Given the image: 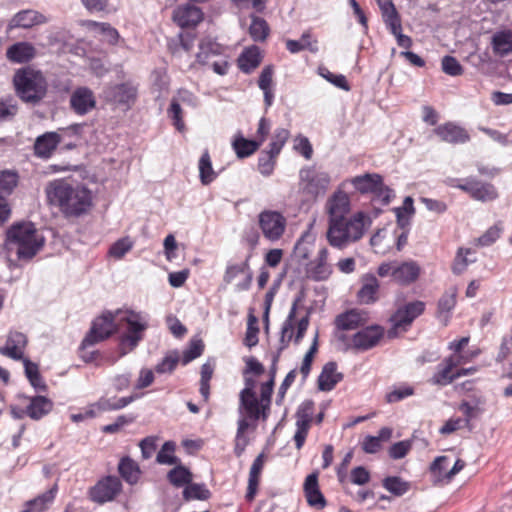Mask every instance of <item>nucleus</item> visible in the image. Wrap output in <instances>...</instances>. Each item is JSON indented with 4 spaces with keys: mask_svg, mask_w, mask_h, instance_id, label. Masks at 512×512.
<instances>
[{
    "mask_svg": "<svg viewBox=\"0 0 512 512\" xmlns=\"http://www.w3.org/2000/svg\"><path fill=\"white\" fill-rule=\"evenodd\" d=\"M49 203L59 209L65 218H78L86 214L93 204L92 192L81 184L73 185L57 179L46 187Z\"/></svg>",
    "mask_w": 512,
    "mask_h": 512,
    "instance_id": "nucleus-1",
    "label": "nucleus"
},
{
    "mask_svg": "<svg viewBox=\"0 0 512 512\" xmlns=\"http://www.w3.org/2000/svg\"><path fill=\"white\" fill-rule=\"evenodd\" d=\"M469 342L470 337L464 336L448 344V350L451 351V354L443 358L437 365L435 372L428 380L430 384L445 387L458 379L456 376L457 367L472 362L481 353L479 348L466 350Z\"/></svg>",
    "mask_w": 512,
    "mask_h": 512,
    "instance_id": "nucleus-2",
    "label": "nucleus"
},
{
    "mask_svg": "<svg viewBox=\"0 0 512 512\" xmlns=\"http://www.w3.org/2000/svg\"><path fill=\"white\" fill-rule=\"evenodd\" d=\"M44 245V238L32 222H17L6 232L5 247L14 252L19 260L32 259Z\"/></svg>",
    "mask_w": 512,
    "mask_h": 512,
    "instance_id": "nucleus-3",
    "label": "nucleus"
},
{
    "mask_svg": "<svg viewBox=\"0 0 512 512\" xmlns=\"http://www.w3.org/2000/svg\"><path fill=\"white\" fill-rule=\"evenodd\" d=\"M371 224L372 217L358 211L350 218L343 217L338 221L329 222L327 240L331 246L342 249L349 243L360 240Z\"/></svg>",
    "mask_w": 512,
    "mask_h": 512,
    "instance_id": "nucleus-4",
    "label": "nucleus"
},
{
    "mask_svg": "<svg viewBox=\"0 0 512 512\" xmlns=\"http://www.w3.org/2000/svg\"><path fill=\"white\" fill-rule=\"evenodd\" d=\"M12 82L18 98L32 106L39 105L48 92V83L45 76L40 70L31 66L17 69Z\"/></svg>",
    "mask_w": 512,
    "mask_h": 512,
    "instance_id": "nucleus-5",
    "label": "nucleus"
},
{
    "mask_svg": "<svg viewBox=\"0 0 512 512\" xmlns=\"http://www.w3.org/2000/svg\"><path fill=\"white\" fill-rule=\"evenodd\" d=\"M27 342L28 340L25 334L18 331H12L7 336L5 346L0 347V354L13 360H22L25 376L30 385L36 391L46 392L48 390V386L39 371L38 364L32 362L29 358L24 357L23 350L25 349Z\"/></svg>",
    "mask_w": 512,
    "mask_h": 512,
    "instance_id": "nucleus-6",
    "label": "nucleus"
},
{
    "mask_svg": "<svg viewBox=\"0 0 512 512\" xmlns=\"http://www.w3.org/2000/svg\"><path fill=\"white\" fill-rule=\"evenodd\" d=\"M118 324L119 326L121 324L126 325V332L119 337L120 356H125L142 341L148 323L142 319L140 313L130 310L125 316L119 318Z\"/></svg>",
    "mask_w": 512,
    "mask_h": 512,
    "instance_id": "nucleus-7",
    "label": "nucleus"
},
{
    "mask_svg": "<svg viewBox=\"0 0 512 512\" xmlns=\"http://www.w3.org/2000/svg\"><path fill=\"white\" fill-rule=\"evenodd\" d=\"M447 184L452 188L460 189L473 200L480 202L494 201L499 196L496 187L492 183L483 182L475 177H467L465 179L450 178Z\"/></svg>",
    "mask_w": 512,
    "mask_h": 512,
    "instance_id": "nucleus-8",
    "label": "nucleus"
},
{
    "mask_svg": "<svg viewBox=\"0 0 512 512\" xmlns=\"http://www.w3.org/2000/svg\"><path fill=\"white\" fill-rule=\"evenodd\" d=\"M425 307L423 301L416 300L397 308L389 318L391 328L388 330V336L392 338L399 332L408 331L414 320L424 313Z\"/></svg>",
    "mask_w": 512,
    "mask_h": 512,
    "instance_id": "nucleus-9",
    "label": "nucleus"
},
{
    "mask_svg": "<svg viewBox=\"0 0 512 512\" xmlns=\"http://www.w3.org/2000/svg\"><path fill=\"white\" fill-rule=\"evenodd\" d=\"M119 330V324L115 322V315L111 311H106L92 321L90 330L81 342V349L84 350L88 346L102 342Z\"/></svg>",
    "mask_w": 512,
    "mask_h": 512,
    "instance_id": "nucleus-10",
    "label": "nucleus"
},
{
    "mask_svg": "<svg viewBox=\"0 0 512 512\" xmlns=\"http://www.w3.org/2000/svg\"><path fill=\"white\" fill-rule=\"evenodd\" d=\"M101 97L124 111L132 108L138 97V87L130 81L110 84L103 88Z\"/></svg>",
    "mask_w": 512,
    "mask_h": 512,
    "instance_id": "nucleus-11",
    "label": "nucleus"
},
{
    "mask_svg": "<svg viewBox=\"0 0 512 512\" xmlns=\"http://www.w3.org/2000/svg\"><path fill=\"white\" fill-rule=\"evenodd\" d=\"M296 432L294 441L297 449H301L305 443L312 422L315 420L320 424L324 419V412L315 415V404L312 400H305L297 409L296 414Z\"/></svg>",
    "mask_w": 512,
    "mask_h": 512,
    "instance_id": "nucleus-12",
    "label": "nucleus"
},
{
    "mask_svg": "<svg viewBox=\"0 0 512 512\" xmlns=\"http://www.w3.org/2000/svg\"><path fill=\"white\" fill-rule=\"evenodd\" d=\"M449 458L447 456H437L429 466L432 483L435 486L450 483L454 477L464 469L466 463L462 459H457L451 469L448 470Z\"/></svg>",
    "mask_w": 512,
    "mask_h": 512,
    "instance_id": "nucleus-13",
    "label": "nucleus"
},
{
    "mask_svg": "<svg viewBox=\"0 0 512 512\" xmlns=\"http://www.w3.org/2000/svg\"><path fill=\"white\" fill-rule=\"evenodd\" d=\"M258 225L263 236L267 240L275 242L285 232L286 218L278 211L263 210L258 215Z\"/></svg>",
    "mask_w": 512,
    "mask_h": 512,
    "instance_id": "nucleus-14",
    "label": "nucleus"
},
{
    "mask_svg": "<svg viewBox=\"0 0 512 512\" xmlns=\"http://www.w3.org/2000/svg\"><path fill=\"white\" fill-rule=\"evenodd\" d=\"M383 336L384 329L381 326L371 325L352 335L346 343V348L356 352L367 351L377 346Z\"/></svg>",
    "mask_w": 512,
    "mask_h": 512,
    "instance_id": "nucleus-15",
    "label": "nucleus"
},
{
    "mask_svg": "<svg viewBox=\"0 0 512 512\" xmlns=\"http://www.w3.org/2000/svg\"><path fill=\"white\" fill-rule=\"evenodd\" d=\"M122 491V483L117 476H106L89 490V498L93 502L104 504L112 501Z\"/></svg>",
    "mask_w": 512,
    "mask_h": 512,
    "instance_id": "nucleus-16",
    "label": "nucleus"
},
{
    "mask_svg": "<svg viewBox=\"0 0 512 512\" xmlns=\"http://www.w3.org/2000/svg\"><path fill=\"white\" fill-rule=\"evenodd\" d=\"M300 180L303 191L312 198L325 193L330 183V177L327 173L318 172L314 168L302 169L300 171Z\"/></svg>",
    "mask_w": 512,
    "mask_h": 512,
    "instance_id": "nucleus-17",
    "label": "nucleus"
},
{
    "mask_svg": "<svg viewBox=\"0 0 512 512\" xmlns=\"http://www.w3.org/2000/svg\"><path fill=\"white\" fill-rule=\"evenodd\" d=\"M329 251L326 247L319 249L314 260L305 263L306 276L314 281L327 280L332 274V266L328 263Z\"/></svg>",
    "mask_w": 512,
    "mask_h": 512,
    "instance_id": "nucleus-18",
    "label": "nucleus"
},
{
    "mask_svg": "<svg viewBox=\"0 0 512 512\" xmlns=\"http://www.w3.org/2000/svg\"><path fill=\"white\" fill-rule=\"evenodd\" d=\"M433 133L442 142L452 145L465 144L470 141L468 131L464 127L451 121L438 125L434 128Z\"/></svg>",
    "mask_w": 512,
    "mask_h": 512,
    "instance_id": "nucleus-19",
    "label": "nucleus"
},
{
    "mask_svg": "<svg viewBox=\"0 0 512 512\" xmlns=\"http://www.w3.org/2000/svg\"><path fill=\"white\" fill-rule=\"evenodd\" d=\"M351 203L349 195L342 191H335L326 202V211L329 217V222H335L350 212Z\"/></svg>",
    "mask_w": 512,
    "mask_h": 512,
    "instance_id": "nucleus-20",
    "label": "nucleus"
},
{
    "mask_svg": "<svg viewBox=\"0 0 512 512\" xmlns=\"http://www.w3.org/2000/svg\"><path fill=\"white\" fill-rule=\"evenodd\" d=\"M360 288L356 294L359 304L370 305L379 300L380 282L373 274H364L360 278Z\"/></svg>",
    "mask_w": 512,
    "mask_h": 512,
    "instance_id": "nucleus-21",
    "label": "nucleus"
},
{
    "mask_svg": "<svg viewBox=\"0 0 512 512\" xmlns=\"http://www.w3.org/2000/svg\"><path fill=\"white\" fill-rule=\"evenodd\" d=\"M70 107L78 115H86L96 107V98L88 87L76 88L70 96Z\"/></svg>",
    "mask_w": 512,
    "mask_h": 512,
    "instance_id": "nucleus-22",
    "label": "nucleus"
},
{
    "mask_svg": "<svg viewBox=\"0 0 512 512\" xmlns=\"http://www.w3.org/2000/svg\"><path fill=\"white\" fill-rule=\"evenodd\" d=\"M369 320L367 311L353 308L336 316L334 324L338 330H354L364 326Z\"/></svg>",
    "mask_w": 512,
    "mask_h": 512,
    "instance_id": "nucleus-23",
    "label": "nucleus"
},
{
    "mask_svg": "<svg viewBox=\"0 0 512 512\" xmlns=\"http://www.w3.org/2000/svg\"><path fill=\"white\" fill-rule=\"evenodd\" d=\"M61 140V135L55 131L39 135L33 145L34 155L41 159H49L61 143Z\"/></svg>",
    "mask_w": 512,
    "mask_h": 512,
    "instance_id": "nucleus-24",
    "label": "nucleus"
},
{
    "mask_svg": "<svg viewBox=\"0 0 512 512\" xmlns=\"http://www.w3.org/2000/svg\"><path fill=\"white\" fill-rule=\"evenodd\" d=\"M202 19V10L193 4L180 6L173 12V20L181 28L195 27Z\"/></svg>",
    "mask_w": 512,
    "mask_h": 512,
    "instance_id": "nucleus-25",
    "label": "nucleus"
},
{
    "mask_svg": "<svg viewBox=\"0 0 512 512\" xmlns=\"http://www.w3.org/2000/svg\"><path fill=\"white\" fill-rule=\"evenodd\" d=\"M304 493L309 506L316 510H322L327 505L326 499L320 491L318 476L313 473L306 477L304 482Z\"/></svg>",
    "mask_w": 512,
    "mask_h": 512,
    "instance_id": "nucleus-26",
    "label": "nucleus"
},
{
    "mask_svg": "<svg viewBox=\"0 0 512 512\" xmlns=\"http://www.w3.org/2000/svg\"><path fill=\"white\" fill-rule=\"evenodd\" d=\"M46 17L38 11L25 9L17 12L8 23V30L15 28L28 29L46 22Z\"/></svg>",
    "mask_w": 512,
    "mask_h": 512,
    "instance_id": "nucleus-27",
    "label": "nucleus"
},
{
    "mask_svg": "<svg viewBox=\"0 0 512 512\" xmlns=\"http://www.w3.org/2000/svg\"><path fill=\"white\" fill-rule=\"evenodd\" d=\"M421 274L420 265L413 260L405 261L396 266L392 271L394 281L401 285L414 283Z\"/></svg>",
    "mask_w": 512,
    "mask_h": 512,
    "instance_id": "nucleus-28",
    "label": "nucleus"
},
{
    "mask_svg": "<svg viewBox=\"0 0 512 512\" xmlns=\"http://www.w3.org/2000/svg\"><path fill=\"white\" fill-rule=\"evenodd\" d=\"M20 397L29 400V404L26 407V412H28V416L32 420L37 421L42 419L44 416L49 414L54 407L53 401L46 396L37 395L29 397L26 395H21Z\"/></svg>",
    "mask_w": 512,
    "mask_h": 512,
    "instance_id": "nucleus-29",
    "label": "nucleus"
},
{
    "mask_svg": "<svg viewBox=\"0 0 512 512\" xmlns=\"http://www.w3.org/2000/svg\"><path fill=\"white\" fill-rule=\"evenodd\" d=\"M36 56V49L26 41L16 42L12 44L6 51L7 59L12 63L23 64L28 63Z\"/></svg>",
    "mask_w": 512,
    "mask_h": 512,
    "instance_id": "nucleus-30",
    "label": "nucleus"
},
{
    "mask_svg": "<svg viewBox=\"0 0 512 512\" xmlns=\"http://www.w3.org/2000/svg\"><path fill=\"white\" fill-rule=\"evenodd\" d=\"M261 61L262 55L260 48L256 45H252L242 51L237 59V64L243 73L250 74L260 65Z\"/></svg>",
    "mask_w": 512,
    "mask_h": 512,
    "instance_id": "nucleus-31",
    "label": "nucleus"
},
{
    "mask_svg": "<svg viewBox=\"0 0 512 512\" xmlns=\"http://www.w3.org/2000/svg\"><path fill=\"white\" fill-rule=\"evenodd\" d=\"M342 379L343 375L337 371V364L328 362L318 377V388L321 391H331Z\"/></svg>",
    "mask_w": 512,
    "mask_h": 512,
    "instance_id": "nucleus-32",
    "label": "nucleus"
},
{
    "mask_svg": "<svg viewBox=\"0 0 512 512\" xmlns=\"http://www.w3.org/2000/svg\"><path fill=\"white\" fill-rule=\"evenodd\" d=\"M315 236L310 232H305L297 241L293 249V258L300 263H306L315 248Z\"/></svg>",
    "mask_w": 512,
    "mask_h": 512,
    "instance_id": "nucleus-33",
    "label": "nucleus"
},
{
    "mask_svg": "<svg viewBox=\"0 0 512 512\" xmlns=\"http://www.w3.org/2000/svg\"><path fill=\"white\" fill-rule=\"evenodd\" d=\"M493 53L504 57L512 53V31L509 29L497 31L491 39Z\"/></svg>",
    "mask_w": 512,
    "mask_h": 512,
    "instance_id": "nucleus-34",
    "label": "nucleus"
},
{
    "mask_svg": "<svg viewBox=\"0 0 512 512\" xmlns=\"http://www.w3.org/2000/svg\"><path fill=\"white\" fill-rule=\"evenodd\" d=\"M382 178L383 177L378 173H365L353 177L350 182L360 194H372L376 186L380 185Z\"/></svg>",
    "mask_w": 512,
    "mask_h": 512,
    "instance_id": "nucleus-35",
    "label": "nucleus"
},
{
    "mask_svg": "<svg viewBox=\"0 0 512 512\" xmlns=\"http://www.w3.org/2000/svg\"><path fill=\"white\" fill-rule=\"evenodd\" d=\"M58 491L57 484H54L49 490L38 495L36 498L26 502V507L21 512H44L51 504Z\"/></svg>",
    "mask_w": 512,
    "mask_h": 512,
    "instance_id": "nucleus-36",
    "label": "nucleus"
},
{
    "mask_svg": "<svg viewBox=\"0 0 512 512\" xmlns=\"http://www.w3.org/2000/svg\"><path fill=\"white\" fill-rule=\"evenodd\" d=\"M174 465L175 467L167 473V480L176 488H185L193 481V474L190 469L181 462Z\"/></svg>",
    "mask_w": 512,
    "mask_h": 512,
    "instance_id": "nucleus-37",
    "label": "nucleus"
},
{
    "mask_svg": "<svg viewBox=\"0 0 512 512\" xmlns=\"http://www.w3.org/2000/svg\"><path fill=\"white\" fill-rule=\"evenodd\" d=\"M140 396L141 394L134 393L126 397H121L115 401H112L111 399L105 397H101L97 402L92 404V407H96L97 410L101 412L116 411L128 406L130 403L137 400Z\"/></svg>",
    "mask_w": 512,
    "mask_h": 512,
    "instance_id": "nucleus-38",
    "label": "nucleus"
},
{
    "mask_svg": "<svg viewBox=\"0 0 512 512\" xmlns=\"http://www.w3.org/2000/svg\"><path fill=\"white\" fill-rule=\"evenodd\" d=\"M263 459H264V454L263 453L259 454L253 461L252 466L250 468L248 487H247V492H246V496H245L248 501L253 500L257 493V488L259 485V476L263 469V464H264Z\"/></svg>",
    "mask_w": 512,
    "mask_h": 512,
    "instance_id": "nucleus-39",
    "label": "nucleus"
},
{
    "mask_svg": "<svg viewBox=\"0 0 512 512\" xmlns=\"http://www.w3.org/2000/svg\"><path fill=\"white\" fill-rule=\"evenodd\" d=\"M392 436V429L383 427L379 430L378 436H366L361 444L365 453L374 454L381 450L382 441H388Z\"/></svg>",
    "mask_w": 512,
    "mask_h": 512,
    "instance_id": "nucleus-40",
    "label": "nucleus"
},
{
    "mask_svg": "<svg viewBox=\"0 0 512 512\" xmlns=\"http://www.w3.org/2000/svg\"><path fill=\"white\" fill-rule=\"evenodd\" d=\"M120 476L129 484H136L140 477V469L138 464L129 456L121 458L118 464Z\"/></svg>",
    "mask_w": 512,
    "mask_h": 512,
    "instance_id": "nucleus-41",
    "label": "nucleus"
},
{
    "mask_svg": "<svg viewBox=\"0 0 512 512\" xmlns=\"http://www.w3.org/2000/svg\"><path fill=\"white\" fill-rule=\"evenodd\" d=\"M86 25L89 30L101 35L107 43L115 45L118 42L119 33L109 23L89 20Z\"/></svg>",
    "mask_w": 512,
    "mask_h": 512,
    "instance_id": "nucleus-42",
    "label": "nucleus"
},
{
    "mask_svg": "<svg viewBox=\"0 0 512 512\" xmlns=\"http://www.w3.org/2000/svg\"><path fill=\"white\" fill-rule=\"evenodd\" d=\"M89 13L108 15L118 10L117 0H80Z\"/></svg>",
    "mask_w": 512,
    "mask_h": 512,
    "instance_id": "nucleus-43",
    "label": "nucleus"
},
{
    "mask_svg": "<svg viewBox=\"0 0 512 512\" xmlns=\"http://www.w3.org/2000/svg\"><path fill=\"white\" fill-rule=\"evenodd\" d=\"M261 141L246 139L242 135H238L232 142L233 149L238 158L244 159L252 155L258 150Z\"/></svg>",
    "mask_w": 512,
    "mask_h": 512,
    "instance_id": "nucleus-44",
    "label": "nucleus"
},
{
    "mask_svg": "<svg viewBox=\"0 0 512 512\" xmlns=\"http://www.w3.org/2000/svg\"><path fill=\"white\" fill-rule=\"evenodd\" d=\"M198 169L199 179L202 185H209L217 178L218 174L213 169L211 157L207 149L204 150L199 159Z\"/></svg>",
    "mask_w": 512,
    "mask_h": 512,
    "instance_id": "nucleus-45",
    "label": "nucleus"
},
{
    "mask_svg": "<svg viewBox=\"0 0 512 512\" xmlns=\"http://www.w3.org/2000/svg\"><path fill=\"white\" fill-rule=\"evenodd\" d=\"M221 45L211 38H204L199 43V52L196 54V60L199 64H206L209 56L219 55Z\"/></svg>",
    "mask_w": 512,
    "mask_h": 512,
    "instance_id": "nucleus-46",
    "label": "nucleus"
},
{
    "mask_svg": "<svg viewBox=\"0 0 512 512\" xmlns=\"http://www.w3.org/2000/svg\"><path fill=\"white\" fill-rule=\"evenodd\" d=\"M182 495L186 501H205L211 497V492L204 483H193L192 481L183 489Z\"/></svg>",
    "mask_w": 512,
    "mask_h": 512,
    "instance_id": "nucleus-47",
    "label": "nucleus"
},
{
    "mask_svg": "<svg viewBox=\"0 0 512 512\" xmlns=\"http://www.w3.org/2000/svg\"><path fill=\"white\" fill-rule=\"evenodd\" d=\"M379 7L387 28L393 27V30L399 28L401 19L393 2L391 0L379 1Z\"/></svg>",
    "mask_w": 512,
    "mask_h": 512,
    "instance_id": "nucleus-48",
    "label": "nucleus"
},
{
    "mask_svg": "<svg viewBox=\"0 0 512 512\" xmlns=\"http://www.w3.org/2000/svg\"><path fill=\"white\" fill-rule=\"evenodd\" d=\"M269 31L270 29L266 20L255 15H251L249 34L253 41L263 42L267 38Z\"/></svg>",
    "mask_w": 512,
    "mask_h": 512,
    "instance_id": "nucleus-49",
    "label": "nucleus"
},
{
    "mask_svg": "<svg viewBox=\"0 0 512 512\" xmlns=\"http://www.w3.org/2000/svg\"><path fill=\"white\" fill-rule=\"evenodd\" d=\"M19 181V175L16 171H0V198L10 195Z\"/></svg>",
    "mask_w": 512,
    "mask_h": 512,
    "instance_id": "nucleus-50",
    "label": "nucleus"
},
{
    "mask_svg": "<svg viewBox=\"0 0 512 512\" xmlns=\"http://www.w3.org/2000/svg\"><path fill=\"white\" fill-rule=\"evenodd\" d=\"M413 199L410 196L405 197L403 204L401 207H397L394 209L397 217V223L400 227L404 228L409 225L410 218L415 213V208L413 205Z\"/></svg>",
    "mask_w": 512,
    "mask_h": 512,
    "instance_id": "nucleus-51",
    "label": "nucleus"
},
{
    "mask_svg": "<svg viewBox=\"0 0 512 512\" xmlns=\"http://www.w3.org/2000/svg\"><path fill=\"white\" fill-rule=\"evenodd\" d=\"M382 486L395 496H402L410 489V484L398 476H388L384 478Z\"/></svg>",
    "mask_w": 512,
    "mask_h": 512,
    "instance_id": "nucleus-52",
    "label": "nucleus"
},
{
    "mask_svg": "<svg viewBox=\"0 0 512 512\" xmlns=\"http://www.w3.org/2000/svg\"><path fill=\"white\" fill-rule=\"evenodd\" d=\"M19 110L16 100L12 96L0 99V123L12 121Z\"/></svg>",
    "mask_w": 512,
    "mask_h": 512,
    "instance_id": "nucleus-53",
    "label": "nucleus"
},
{
    "mask_svg": "<svg viewBox=\"0 0 512 512\" xmlns=\"http://www.w3.org/2000/svg\"><path fill=\"white\" fill-rule=\"evenodd\" d=\"M240 404L244 408L249 418L258 420L261 414L260 402L256 394L240 395Z\"/></svg>",
    "mask_w": 512,
    "mask_h": 512,
    "instance_id": "nucleus-54",
    "label": "nucleus"
},
{
    "mask_svg": "<svg viewBox=\"0 0 512 512\" xmlns=\"http://www.w3.org/2000/svg\"><path fill=\"white\" fill-rule=\"evenodd\" d=\"M176 449V444L174 441H166L161 450L158 452L156 456V461L159 464L165 465H173L180 463V458L175 456L173 453Z\"/></svg>",
    "mask_w": 512,
    "mask_h": 512,
    "instance_id": "nucleus-55",
    "label": "nucleus"
},
{
    "mask_svg": "<svg viewBox=\"0 0 512 512\" xmlns=\"http://www.w3.org/2000/svg\"><path fill=\"white\" fill-rule=\"evenodd\" d=\"M204 342L200 338H192L188 347L183 351L182 364L186 365L200 357L204 351Z\"/></svg>",
    "mask_w": 512,
    "mask_h": 512,
    "instance_id": "nucleus-56",
    "label": "nucleus"
},
{
    "mask_svg": "<svg viewBox=\"0 0 512 512\" xmlns=\"http://www.w3.org/2000/svg\"><path fill=\"white\" fill-rule=\"evenodd\" d=\"M415 390L414 387L403 383L397 386H394L393 389L388 392L385 396L386 402L388 403H396L399 402L405 398H408L412 395H414Z\"/></svg>",
    "mask_w": 512,
    "mask_h": 512,
    "instance_id": "nucleus-57",
    "label": "nucleus"
},
{
    "mask_svg": "<svg viewBox=\"0 0 512 512\" xmlns=\"http://www.w3.org/2000/svg\"><path fill=\"white\" fill-rule=\"evenodd\" d=\"M292 149L296 154L302 156L305 160H311L313 157V146L310 140L303 135H298L293 139Z\"/></svg>",
    "mask_w": 512,
    "mask_h": 512,
    "instance_id": "nucleus-58",
    "label": "nucleus"
},
{
    "mask_svg": "<svg viewBox=\"0 0 512 512\" xmlns=\"http://www.w3.org/2000/svg\"><path fill=\"white\" fill-rule=\"evenodd\" d=\"M316 44L317 41L312 39V35L309 32H305L300 40H290V53H297L302 50L316 52Z\"/></svg>",
    "mask_w": 512,
    "mask_h": 512,
    "instance_id": "nucleus-59",
    "label": "nucleus"
},
{
    "mask_svg": "<svg viewBox=\"0 0 512 512\" xmlns=\"http://www.w3.org/2000/svg\"><path fill=\"white\" fill-rule=\"evenodd\" d=\"M168 116L172 119L175 128L182 132L185 130L183 121V110L177 98L173 97L167 110Z\"/></svg>",
    "mask_w": 512,
    "mask_h": 512,
    "instance_id": "nucleus-60",
    "label": "nucleus"
},
{
    "mask_svg": "<svg viewBox=\"0 0 512 512\" xmlns=\"http://www.w3.org/2000/svg\"><path fill=\"white\" fill-rule=\"evenodd\" d=\"M371 195L373 196L372 201L380 204L381 206L388 205L395 196L394 191L384 184L383 179L380 181V185L376 186L375 191L372 192Z\"/></svg>",
    "mask_w": 512,
    "mask_h": 512,
    "instance_id": "nucleus-61",
    "label": "nucleus"
},
{
    "mask_svg": "<svg viewBox=\"0 0 512 512\" xmlns=\"http://www.w3.org/2000/svg\"><path fill=\"white\" fill-rule=\"evenodd\" d=\"M178 362H179L178 352L176 350L171 351L169 354H167L161 360V362H159L156 365L155 371L158 374L172 373L175 370Z\"/></svg>",
    "mask_w": 512,
    "mask_h": 512,
    "instance_id": "nucleus-62",
    "label": "nucleus"
},
{
    "mask_svg": "<svg viewBox=\"0 0 512 512\" xmlns=\"http://www.w3.org/2000/svg\"><path fill=\"white\" fill-rule=\"evenodd\" d=\"M133 247V242L129 237H123L114 242L109 248V255L120 259Z\"/></svg>",
    "mask_w": 512,
    "mask_h": 512,
    "instance_id": "nucleus-63",
    "label": "nucleus"
},
{
    "mask_svg": "<svg viewBox=\"0 0 512 512\" xmlns=\"http://www.w3.org/2000/svg\"><path fill=\"white\" fill-rule=\"evenodd\" d=\"M441 65L443 72L450 76H460L464 72L462 65L453 56H444Z\"/></svg>",
    "mask_w": 512,
    "mask_h": 512,
    "instance_id": "nucleus-64",
    "label": "nucleus"
}]
</instances>
